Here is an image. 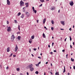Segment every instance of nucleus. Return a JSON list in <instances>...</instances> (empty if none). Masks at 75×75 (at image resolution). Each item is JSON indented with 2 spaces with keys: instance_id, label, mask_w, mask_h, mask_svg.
Returning <instances> with one entry per match:
<instances>
[{
  "instance_id": "f257e3e1",
  "label": "nucleus",
  "mask_w": 75,
  "mask_h": 75,
  "mask_svg": "<svg viewBox=\"0 0 75 75\" xmlns=\"http://www.w3.org/2000/svg\"><path fill=\"white\" fill-rule=\"evenodd\" d=\"M24 4V2L22 1H21L20 2V5L21 6H23Z\"/></svg>"
},
{
  "instance_id": "f03ea898",
  "label": "nucleus",
  "mask_w": 75,
  "mask_h": 75,
  "mask_svg": "<svg viewBox=\"0 0 75 75\" xmlns=\"http://www.w3.org/2000/svg\"><path fill=\"white\" fill-rule=\"evenodd\" d=\"M15 38V37H14V35H12L11 37V39L12 41H13V40H14Z\"/></svg>"
},
{
  "instance_id": "7ed1b4c3",
  "label": "nucleus",
  "mask_w": 75,
  "mask_h": 75,
  "mask_svg": "<svg viewBox=\"0 0 75 75\" xmlns=\"http://www.w3.org/2000/svg\"><path fill=\"white\" fill-rule=\"evenodd\" d=\"M33 67V65L32 64H31L29 65L27 67V68H32Z\"/></svg>"
},
{
  "instance_id": "20e7f679",
  "label": "nucleus",
  "mask_w": 75,
  "mask_h": 75,
  "mask_svg": "<svg viewBox=\"0 0 75 75\" xmlns=\"http://www.w3.org/2000/svg\"><path fill=\"white\" fill-rule=\"evenodd\" d=\"M18 47L17 46V45H16V47H15V52H17V50H18Z\"/></svg>"
},
{
  "instance_id": "39448f33",
  "label": "nucleus",
  "mask_w": 75,
  "mask_h": 75,
  "mask_svg": "<svg viewBox=\"0 0 75 75\" xmlns=\"http://www.w3.org/2000/svg\"><path fill=\"white\" fill-rule=\"evenodd\" d=\"M69 4L71 6H72L74 5V2H73V1H70L69 2Z\"/></svg>"
},
{
  "instance_id": "423d86ee",
  "label": "nucleus",
  "mask_w": 75,
  "mask_h": 75,
  "mask_svg": "<svg viewBox=\"0 0 75 75\" xmlns=\"http://www.w3.org/2000/svg\"><path fill=\"white\" fill-rule=\"evenodd\" d=\"M7 31L8 32H10L11 31V27H10V26H9L8 27Z\"/></svg>"
},
{
  "instance_id": "0eeeda50",
  "label": "nucleus",
  "mask_w": 75,
  "mask_h": 75,
  "mask_svg": "<svg viewBox=\"0 0 75 75\" xmlns=\"http://www.w3.org/2000/svg\"><path fill=\"white\" fill-rule=\"evenodd\" d=\"M25 14L26 16H27V17H29V16H30V14L28 12H25Z\"/></svg>"
},
{
  "instance_id": "6e6552de",
  "label": "nucleus",
  "mask_w": 75,
  "mask_h": 75,
  "mask_svg": "<svg viewBox=\"0 0 75 75\" xmlns=\"http://www.w3.org/2000/svg\"><path fill=\"white\" fill-rule=\"evenodd\" d=\"M7 3L8 5H10V2L9 0H7Z\"/></svg>"
},
{
  "instance_id": "1a4fd4ad",
  "label": "nucleus",
  "mask_w": 75,
  "mask_h": 75,
  "mask_svg": "<svg viewBox=\"0 0 75 75\" xmlns=\"http://www.w3.org/2000/svg\"><path fill=\"white\" fill-rule=\"evenodd\" d=\"M10 49L9 47H8L6 49V51L8 52H10Z\"/></svg>"
},
{
  "instance_id": "9d476101",
  "label": "nucleus",
  "mask_w": 75,
  "mask_h": 75,
  "mask_svg": "<svg viewBox=\"0 0 75 75\" xmlns=\"http://www.w3.org/2000/svg\"><path fill=\"white\" fill-rule=\"evenodd\" d=\"M33 42V40L31 39H29V42L30 43V44H31Z\"/></svg>"
},
{
  "instance_id": "9b49d317",
  "label": "nucleus",
  "mask_w": 75,
  "mask_h": 75,
  "mask_svg": "<svg viewBox=\"0 0 75 75\" xmlns=\"http://www.w3.org/2000/svg\"><path fill=\"white\" fill-rule=\"evenodd\" d=\"M30 71H31V72H32V71H34V68L32 67L31 68H30Z\"/></svg>"
},
{
  "instance_id": "f8f14e48",
  "label": "nucleus",
  "mask_w": 75,
  "mask_h": 75,
  "mask_svg": "<svg viewBox=\"0 0 75 75\" xmlns=\"http://www.w3.org/2000/svg\"><path fill=\"white\" fill-rule=\"evenodd\" d=\"M61 24H62L63 25H65L64 22V21H61L60 22Z\"/></svg>"
},
{
  "instance_id": "ddd939ff",
  "label": "nucleus",
  "mask_w": 75,
  "mask_h": 75,
  "mask_svg": "<svg viewBox=\"0 0 75 75\" xmlns=\"http://www.w3.org/2000/svg\"><path fill=\"white\" fill-rule=\"evenodd\" d=\"M46 20V19L45 18L43 21V24H44L45 23Z\"/></svg>"
},
{
  "instance_id": "4468645a",
  "label": "nucleus",
  "mask_w": 75,
  "mask_h": 75,
  "mask_svg": "<svg viewBox=\"0 0 75 75\" xmlns=\"http://www.w3.org/2000/svg\"><path fill=\"white\" fill-rule=\"evenodd\" d=\"M51 10H55V8L54 7H52Z\"/></svg>"
},
{
  "instance_id": "2eb2a0df",
  "label": "nucleus",
  "mask_w": 75,
  "mask_h": 75,
  "mask_svg": "<svg viewBox=\"0 0 75 75\" xmlns=\"http://www.w3.org/2000/svg\"><path fill=\"white\" fill-rule=\"evenodd\" d=\"M21 38V36H18V40H20V39Z\"/></svg>"
},
{
  "instance_id": "dca6fc26",
  "label": "nucleus",
  "mask_w": 75,
  "mask_h": 75,
  "mask_svg": "<svg viewBox=\"0 0 75 75\" xmlns=\"http://www.w3.org/2000/svg\"><path fill=\"white\" fill-rule=\"evenodd\" d=\"M24 15L22 14L21 16V18H24Z\"/></svg>"
},
{
  "instance_id": "f3484780",
  "label": "nucleus",
  "mask_w": 75,
  "mask_h": 75,
  "mask_svg": "<svg viewBox=\"0 0 75 75\" xmlns=\"http://www.w3.org/2000/svg\"><path fill=\"white\" fill-rule=\"evenodd\" d=\"M25 4L26 6V7H28V3H25Z\"/></svg>"
},
{
  "instance_id": "a211bd4d",
  "label": "nucleus",
  "mask_w": 75,
  "mask_h": 75,
  "mask_svg": "<svg viewBox=\"0 0 75 75\" xmlns=\"http://www.w3.org/2000/svg\"><path fill=\"white\" fill-rule=\"evenodd\" d=\"M65 72V67L64 66V70L63 71V73H64Z\"/></svg>"
},
{
  "instance_id": "6ab92c4d",
  "label": "nucleus",
  "mask_w": 75,
  "mask_h": 75,
  "mask_svg": "<svg viewBox=\"0 0 75 75\" xmlns=\"http://www.w3.org/2000/svg\"><path fill=\"white\" fill-rule=\"evenodd\" d=\"M32 39H33L34 38V35H33L31 37Z\"/></svg>"
},
{
  "instance_id": "aec40b11",
  "label": "nucleus",
  "mask_w": 75,
  "mask_h": 75,
  "mask_svg": "<svg viewBox=\"0 0 75 75\" xmlns=\"http://www.w3.org/2000/svg\"><path fill=\"white\" fill-rule=\"evenodd\" d=\"M20 26L19 25H18V29L19 30V31H20Z\"/></svg>"
},
{
  "instance_id": "412c9836",
  "label": "nucleus",
  "mask_w": 75,
  "mask_h": 75,
  "mask_svg": "<svg viewBox=\"0 0 75 75\" xmlns=\"http://www.w3.org/2000/svg\"><path fill=\"white\" fill-rule=\"evenodd\" d=\"M43 38H45V34L44 33L43 34Z\"/></svg>"
},
{
  "instance_id": "4be33fe9",
  "label": "nucleus",
  "mask_w": 75,
  "mask_h": 75,
  "mask_svg": "<svg viewBox=\"0 0 75 75\" xmlns=\"http://www.w3.org/2000/svg\"><path fill=\"white\" fill-rule=\"evenodd\" d=\"M33 11V12H34L35 13V14L36 13H37V10H34V11Z\"/></svg>"
},
{
  "instance_id": "5701e85b",
  "label": "nucleus",
  "mask_w": 75,
  "mask_h": 75,
  "mask_svg": "<svg viewBox=\"0 0 75 75\" xmlns=\"http://www.w3.org/2000/svg\"><path fill=\"white\" fill-rule=\"evenodd\" d=\"M16 69L17 71H20V68H17Z\"/></svg>"
},
{
  "instance_id": "b1692460",
  "label": "nucleus",
  "mask_w": 75,
  "mask_h": 75,
  "mask_svg": "<svg viewBox=\"0 0 75 75\" xmlns=\"http://www.w3.org/2000/svg\"><path fill=\"white\" fill-rule=\"evenodd\" d=\"M20 15H21V13L20 12H19L18 14V16H19Z\"/></svg>"
},
{
  "instance_id": "393cba45",
  "label": "nucleus",
  "mask_w": 75,
  "mask_h": 75,
  "mask_svg": "<svg viewBox=\"0 0 75 75\" xmlns=\"http://www.w3.org/2000/svg\"><path fill=\"white\" fill-rule=\"evenodd\" d=\"M35 73L36 74H38V71H36L35 72Z\"/></svg>"
},
{
  "instance_id": "a878e982",
  "label": "nucleus",
  "mask_w": 75,
  "mask_h": 75,
  "mask_svg": "<svg viewBox=\"0 0 75 75\" xmlns=\"http://www.w3.org/2000/svg\"><path fill=\"white\" fill-rule=\"evenodd\" d=\"M40 1H41V2H42V3L43 2H44V0H40Z\"/></svg>"
},
{
  "instance_id": "bb28decb",
  "label": "nucleus",
  "mask_w": 75,
  "mask_h": 75,
  "mask_svg": "<svg viewBox=\"0 0 75 75\" xmlns=\"http://www.w3.org/2000/svg\"><path fill=\"white\" fill-rule=\"evenodd\" d=\"M25 7H24L23 8V10H24L23 11V12H25Z\"/></svg>"
},
{
  "instance_id": "cd10ccee",
  "label": "nucleus",
  "mask_w": 75,
  "mask_h": 75,
  "mask_svg": "<svg viewBox=\"0 0 75 75\" xmlns=\"http://www.w3.org/2000/svg\"><path fill=\"white\" fill-rule=\"evenodd\" d=\"M71 61H72L73 62H74V59H72V58H71Z\"/></svg>"
},
{
  "instance_id": "c85d7f7f",
  "label": "nucleus",
  "mask_w": 75,
  "mask_h": 75,
  "mask_svg": "<svg viewBox=\"0 0 75 75\" xmlns=\"http://www.w3.org/2000/svg\"><path fill=\"white\" fill-rule=\"evenodd\" d=\"M32 9L33 10V11H34L35 10V9L34 8V7H32Z\"/></svg>"
},
{
  "instance_id": "c756f323",
  "label": "nucleus",
  "mask_w": 75,
  "mask_h": 75,
  "mask_svg": "<svg viewBox=\"0 0 75 75\" xmlns=\"http://www.w3.org/2000/svg\"><path fill=\"white\" fill-rule=\"evenodd\" d=\"M69 37H70V41H71V40H72V38H71V36H70Z\"/></svg>"
},
{
  "instance_id": "7c9ffc66",
  "label": "nucleus",
  "mask_w": 75,
  "mask_h": 75,
  "mask_svg": "<svg viewBox=\"0 0 75 75\" xmlns=\"http://www.w3.org/2000/svg\"><path fill=\"white\" fill-rule=\"evenodd\" d=\"M15 23H17V21L16 20H15L14 21Z\"/></svg>"
},
{
  "instance_id": "2f4dec72",
  "label": "nucleus",
  "mask_w": 75,
  "mask_h": 75,
  "mask_svg": "<svg viewBox=\"0 0 75 75\" xmlns=\"http://www.w3.org/2000/svg\"><path fill=\"white\" fill-rule=\"evenodd\" d=\"M51 23H52V24H54V21H52Z\"/></svg>"
},
{
  "instance_id": "473e14b6",
  "label": "nucleus",
  "mask_w": 75,
  "mask_h": 75,
  "mask_svg": "<svg viewBox=\"0 0 75 75\" xmlns=\"http://www.w3.org/2000/svg\"><path fill=\"white\" fill-rule=\"evenodd\" d=\"M13 55V53H11L10 54V55L9 56V57H11Z\"/></svg>"
},
{
  "instance_id": "72a5a7b5",
  "label": "nucleus",
  "mask_w": 75,
  "mask_h": 75,
  "mask_svg": "<svg viewBox=\"0 0 75 75\" xmlns=\"http://www.w3.org/2000/svg\"><path fill=\"white\" fill-rule=\"evenodd\" d=\"M7 24H9V22L8 21H7Z\"/></svg>"
},
{
  "instance_id": "f704fd0d",
  "label": "nucleus",
  "mask_w": 75,
  "mask_h": 75,
  "mask_svg": "<svg viewBox=\"0 0 75 75\" xmlns=\"http://www.w3.org/2000/svg\"><path fill=\"white\" fill-rule=\"evenodd\" d=\"M51 30H52V31H53V30H54V28H53V27H51Z\"/></svg>"
},
{
  "instance_id": "c9c22d12",
  "label": "nucleus",
  "mask_w": 75,
  "mask_h": 75,
  "mask_svg": "<svg viewBox=\"0 0 75 75\" xmlns=\"http://www.w3.org/2000/svg\"><path fill=\"white\" fill-rule=\"evenodd\" d=\"M54 42H52V47H53V46L54 45Z\"/></svg>"
},
{
  "instance_id": "e433bc0d",
  "label": "nucleus",
  "mask_w": 75,
  "mask_h": 75,
  "mask_svg": "<svg viewBox=\"0 0 75 75\" xmlns=\"http://www.w3.org/2000/svg\"><path fill=\"white\" fill-rule=\"evenodd\" d=\"M33 50H34V51H36V50H37V49L36 48H34L33 49Z\"/></svg>"
},
{
  "instance_id": "4c0bfd02",
  "label": "nucleus",
  "mask_w": 75,
  "mask_h": 75,
  "mask_svg": "<svg viewBox=\"0 0 75 75\" xmlns=\"http://www.w3.org/2000/svg\"><path fill=\"white\" fill-rule=\"evenodd\" d=\"M44 28H45V29L46 30H47V28H46V27L44 26Z\"/></svg>"
},
{
  "instance_id": "58836bf2",
  "label": "nucleus",
  "mask_w": 75,
  "mask_h": 75,
  "mask_svg": "<svg viewBox=\"0 0 75 75\" xmlns=\"http://www.w3.org/2000/svg\"><path fill=\"white\" fill-rule=\"evenodd\" d=\"M66 56L67 58H68V54H67L66 55Z\"/></svg>"
},
{
  "instance_id": "ea45409f",
  "label": "nucleus",
  "mask_w": 75,
  "mask_h": 75,
  "mask_svg": "<svg viewBox=\"0 0 75 75\" xmlns=\"http://www.w3.org/2000/svg\"><path fill=\"white\" fill-rule=\"evenodd\" d=\"M20 32L19 31L17 32V34H20Z\"/></svg>"
},
{
  "instance_id": "a19ab883",
  "label": "nucleus",
  "mask_w": 75,
  "mask_h": 75,
  "mask_svg": "<svg viewBox=\"0 0 75 75\" xmlns=\"http://www.w3.org/2000/svg\"><path fill=\"white\" fill-rule=\"evenodd\" d=\"M54 52H57V50H54Z\"/></svg>"
},
{
  "instance_id": "79ce46f5",
  "label": "nucleus",
  "mask_w": 75,
  "mask_h": 75,
  "mask_svg": "<svg viewBox=\"0 0 75 75\" xmlns=\"http://www.w3.org/2000/svg\"><path fill=\"white\" fill-rule=\"evenodd\" d=\"M6 69H8V67H6Z\"/></svg>"
},
{
  "instance_id": "37998d69",
  "label": "nucleus",
  "mask_w": 75,
  "mask_h": 75,
  "mask_svg": "<svg viewBox=\"0 0 75 75\" xmlns=\"http://www.w3.org/2000/svg\"><path fill=\"white\" fill-rule=\"evenodd\" d=\"M73 68H74V69H75V66H74V67H73Z\"/></svg>"
},
{
  "instance_id": "c03bdc74",
  "label": "nucleus",
  "mask_w": 75,
  "mask_h": 75,
  "mask_svg": "<svg viewBox=\"0 0 75 75\" xmlns=\"http://www.w3.org/2000/svg\"><path fill=\"white\" fill-rule=\"evenodd\" d=\"M69 30H70V31H71L72 30H71V28H70L69 29Z\"/></svg>"
},
{
  "instance_id": "a18cd8bd",
  "label": "nucleus",
  "mask_w": 75,
  "mask_h": 75,
  "mask_svg": "<svg viewBox=\"0 0 75 75\" xmlns=\"http://www.w3.org/2000/svg\"><path fill=\"white\" fill-rule=\"evenodd\" d=\"M62 52H65V50H62Z\"/></svg>"
},
{
  "instance_id": "49530a36",
  "label": "nucleus",
  "mask_w": 75,
  "mask_h": 75,
  "mask_svg": "<svg viewBox=\"0 0 75 75\" xmlns=\"http://www.w3.org/2000/svg\"><path fill=\"white\" fill-rule=\"evenodd\" d=\"M67 38H66L64 40V41H66V40H67Z\"/></svg>"
},
{
  "instance_id": "de8ad7c7",
  "label": "nucleus",
  "mask_w": 75,
  "mask_h": 75,
  "mask_svg": "<svg viewBox=\"0 0 75 75\" xmlns=\"http://www.w3.org/2000/svg\"><path fill=\"white\" fill-rule=\"evenodd\" d=\"M50 73L51 75H53V73H52V72H51Z\"/></svg>"
},
{
  "instance_id": "09e8293b",
  "label": "nucleus",
  "mask_w": 75,
  "mask_h": 75,
  "mask_svg": "<svg viewBox=\"0 0 75 75\" xmlns=\"http://www.w3.org/2000/svg\"><path fill=\"white\" fill-rule=\"evenodd\" d=\"M48 47H49V48H50V45H48Z\"/></svg>"
},
{
  "instance_id": "8fccbe9b",
  "label": "nucleus",
  "mask_w": 75,
  "mask_h": 75,
  "mask_svg": "<svg viewBox=\"0 0 75 75\" xmlns=\"http://www.w3.org/2000/svg\"><path fill=\"white\" fill-rule=\"evenodd\" d=\"M27 75H29V74L28 72H27Z\"/></svg>"
},
{
  "instance_id": "3c124183",
  "label": "nucleus",
  "mask_w": 75,
  "mask_h": 75,
  "mask_svg": "<svg viewBox=\"0 0 75 75\" xmlns=\"http://www.w3.org/2000/svg\"><path fill=\"white\" fill-rule=\"evenodd\" d=\"M61 30H64V29L60 28V29Z\"/></svg>"
},
{
  "instance_id": "603ef678",
  "label": "nucleus",
  "mask_w": 75,
  "mask_h": 75,
  "mask_svg": "<svg viewBox=\"0 0 75 75\" xmlns=\"http://www.w3.org/2000/svg\"><path fill=\"white\" fill-rule=\"evenodd\" d=\"M42 5V4H41V5H40V7H41Z\"/></svg>"
},
{
  "instance_id": "864d4df0",
  "label": "nucleus",
  "mask_w": 75,
  "mask_h": 75,
  "mask_svg": "<svg viewBox=\"0 0 75 75\" xmlns=\"http://www.w3.org/2000/svg\"><path fill=\"white\" fill-rule=\"evenodd\" d=\"M67 75H70V73H68V74H67Z\"/></svg>"
},
{
  "instance_id": "5fc2aeb1",
  "label": "nucleus",
  "mask_w": 75,
  "mask_h": 75,
  "mask_svg": "<svg viewBox=\"0 0 75 75\" xmlns=\"http://www.w3.org/2000/svg\"><path fill=\"white\" fill-rule=\"evenodd\" d=\"M58 13H59L60 12V9H59L58 11Z\"/></svg>"
},
{
  "instance_id": "6e6d98bb",
  "label": "nucleus",
  "mask_w": 75,
  "mask_h": 75,
  "mask_svg": "<svg viewBox=\"0 0 75 75\" xmlns=\"http://www.w3.org/2000/svg\"><path fill=\"white\" fill-rule=\"evenodd\" d=\"M13 57H16V55H13Z\"/></svg>"
},
{
  "instance_id": "4d7b16f0",
  "label": "nucleus",
  "mask_w": 75,
  "mask_h": 75,
  "mask_svg": "<svg viewBox=\"0 0 75 75\" xmlns=\"http://www.w3.org/2000/svg\"><path fill=\"white\" fill-rule=\"evenodd\" d=\"M50 65L52 67V63H51Z\"/></svg>"
},
{
  "instance_id": "13d9d810",
  "label": "nucleus",
  "mask_w": 75,
  "mask_h": 75,
  "mask_svg": "<svg viewBox=\"0 0 75 75\" xmlns=\"http://www.w3.org/2000/svg\"><path fill=\"white\" fill-rule=\"evenodd\" d=\"M38 64H41V62H39L38 63Z\"/></svg>"
},
{
  "instance_id": "bf43d9fd",
  "label": "nucleus",
  "mask_w": 75,
  "mask_h": 75,
  "mask_svg": "<svg viewBox=\"0 0 75 75\" xmlns=\"http://www.w3.org/2000/svg\"><path fill=\"white\" fill-rule=\"evenodd\" d=\"M38 58H40V59H41V57H38Z\"/></svg>"
},
{
  "instance_id": "052dcab7",
  "label": "nucleus",
  "mask_w": 75,
  "mask_h": 75,
  "mask_svg": "<svg viewBox=\"0 0 75 75\" xmlns=\"http://www.w3.org/2000/svg\"><path fill=\"white\" fill-rule=\"evenodd\" d=\"M20 75H23V74H22V73H20Z\"/></svg>"
},
{
  "instance_id": "680f3d73",
  "label": "nucleus",
  "mask_w": 75,
  "mask_h": 75,
  "mask_svg": "<svg viewBox=\"0 0 75 75\" xmlns=\"http://www.w3.org/2000/svg\"><path fill=\"white\" fill-rule=\"evenodd\" d=\"M46 64H48V62H47L46 63Z\"/></svg>"
},
{
  "instance_id": "e2e57ef3",
  "label": "nucleus",
  "mask_w": 75,
  "mask_h": 75,
  "mask_svg": "<svg viewBox=\"0 0 75 75\" xmlns=\"http://www.w3.org/2000/svg\"><path fill=\"white\" fill-rule=\"evenodd\" d=\"M70 48H72V45H70Z\"/></svg>"
},
{
  "instance_id": "0e129e2a",
  "label": "nucleus",
  "mask_w": 75,
  "mask_h": 75,
  "mask_svg": "<svg viewBox=\"0 0 75 75\" xmlns=\"http://www.w3.org/2000/svg\"><path fill=\"white\" fill-rule=\"evenodd\" d=\"M37 23H38V20H37Z\"/></svg>"
},
{
  "instance_id": "69168bd1",
  "label": "nucleus",
  "mask_w": 75,
  "mask_h": 75,
  "mask_svg": "<svg viewBox=\"0 0 75 75\" xmlns=\"http://www.w3.org/2000/svg\"><path fill=\"white\" fill-rule=\"evenodd\" d=\"M31 55H32V57H34V55H33V54H32Z\"/></svg>"
},
{
  "instance_id": "338daca9",
  "label": "nucleus",
  "mask_w": 75,
  "mask_h": 75,
  "mask_svg": "<svg viewBox=\"0 0 75 75\" xmlns=\"http://www.w3.org/2000/svg\"><path fill=\"white\" fill-rule=\"evenodd\" d=\"M53 53H52V52H51V54L52 55Z\"/></svg>"
},
{
  "instance_id": "774afa93",
  "label": "nucleus",
  "mask_w": 75,
  "mask_h": 75,
  "mask_svg": "<svg viewBox=\"0 0 75 75\" xmlns=\"http://www.w3.org/2000/svg\"><path fill=\"white\" fill-rule=\"evenodd\" d=\"M73 45H74V42H73Z\"/></svg>"
}]
</instances>
